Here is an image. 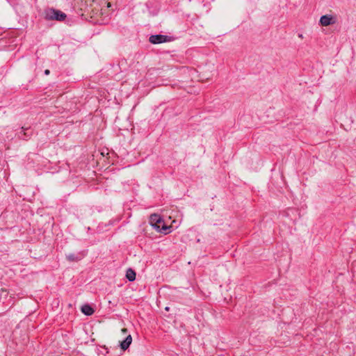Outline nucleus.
<instances>
[{
	"label": "nucleus",
	"instance_id": "13",
	"mask_svg": "<svg viewBox=\"0 0 356 356\" xmlns=\"http://www.w3.org/2000/svg\"><path fill=\"white\" fill-rule=\"evenodd\" d=\"M298 37L300 38H303L302 34H298Z\"/></svg>",
	"mask_w": 356,
	"mask_h": 356
},
{
	"label": "nucleus",
	"instance_id": "8",
	"mask_svg": "<svg viewBox=\"0 0 356 356\" xmlns=\"http://www.w3.org/2000/svg\"><path fill=\"white\" fill-rule=\"evenodd\" d=\"M170 228H171L170 227L165 225L164 224V222H163V223H161L160 225V229H157L156 230H158L159 232H160L161 233L167 234L171 232Z\"/></svg>",
	"mask_w": 356,
	"mask_h": 356
},
{
	"label": "nucleus",
	"instance_id": "7",
	"mask_svg": "<svg viewBox=\"0 0 356 356\" xmlns=\"http://www.w3.org/2000/svg\"><path fill=\"white\" fill-rule=\"evenodd\" d=\"M126 277L129 282L136 280V273L132 268H128L126 272Z\"/></svg>",
	"mask_w": 356,
	"mask_h": 356
},
{
	"label": "nucleus",
	"instance_id": "1",
	"mask_svg": "<svg viewBox=\"0 0 356 356\" xmlns=\"http://www.w3.org/2000/svg\"><path fill=\"white\" fill-rule=\"evenodd\" d=\"M44 19L47 20L64 21L67 15L63 12L53 8H47L44 12Z\"/></svg>",
	"mask_w": 356,
	"mask_h": 356
},
{
	"label": "nucleus",
	"instance_id": "9",
	"mask_svg": "<svg viewBox=\"0 0 356 356\" xmlns=\"http://www.w3.org/2000/svg\"><path fill=\"white\" fill-rule=\"evenodd\" d=\"M67 259L70 261H78L81 259V257L79 254L76 255L72 253L67 255Z\"/></svg>",
	"mask_w": 356,
	"mask_h": 356
},
{
	"label": "nucleus",
	"instance_id": "12",
	"mask_svg": "<svg viewBox=\"0 0 356 356\" xmlns=\"http://www.w3.org/2000/svg\"><path fill=\"white\" fill-rule=\"evenodd\" d=\"M122 332L124 334H126L127 332V328H123L122 329Z\"/></svg>",
	"mask_w": 356,
	"mask_h": 356
},
{
	"label": "nucleus",
	"instance_id": "4",
	"mask_svg": "<svg viewBox=\"0 0 356 356\" xmlns=\"http://www.w3.org/2000/svg\"><path fill=\"white\" fill-rule=\"evenodd\" d=\"M150 224L156 229H160V225L163 220L161 217L156 213L152 214L149 217Z\"/></svg>",
	"mask_w": 356,
	"mask_h": 356
},
{
	"label": "nucleus",
	"instance_id": "2",
	"mask_svg": "<svg viewBox=\"0 0 356 356\" xmlns=\"http://www.w3.org/2000/svg\"><path fill=\"white\" fill-rule=\"evenodd\" d=\"M170 40L171 38L170 36L161 34L152 35L149 38V41L152 44H161Z\"/></svg>",
	"mask_w": 356,
	"mask_h": 356
},
{
	"label": "nucleus",
	"instance_id": "11",
	"mask_svg": "<svg viewBox=\"0 0 356 356\" xmlns=\"http://www.w3.org/2000/svg\"><path fill=\"white\" fill-rule=\"evenodd\" d=\"M49 73H50V71H49V70H44V74H46V75H49Z\"/></svg>",
	"mask_w": 356,
	"mask_h": 356
},
{
	"label": "nucleus",
	"instance_id": "6",
	"mask_svg": "<svg viewBox=\"0 0 356 356\" xmlns=\"http://www.w3.org/2000/svg\"><path fill=\"white\" fill-rule=\"evenodd\" d=\"M81 312L87 316H91L95 312L94 309L89 305H84L81 307Z\"/></svg>",
	"mask_w": 356,
	"mask_h": 356
},
{
	"label": "nucleus",
	"instance_id": "10",
	"mask_svg": "<svg viewBox=\"0 0 356 356\" xmlns=\"http://www.w3.org/2000/svg\"><path fill=\"white\" fill-rule=\"evenodd\" d=\"M17 134H18V137L22 140H27L28 138L29 137V135L25 131V130L24 129L23 127L22 128L20 131L18 132Z\"/></svg>",
	"mask_w": 356,
	"mask_h": 356
},
{
	"label": "nucleus",
	"instance_id": "3",
	"mask_svg": "<svg viewBox=\"0 0 356 356\" xmlns=\"http://www.w3.org/2000/svg\"><path fill=\"white\" fill-rule=\"evenodd\" d=\"M336 23V18L330 15H325L321 17L320 24L323 26H327Z\"/></svg>",
	"mask_w": 356,
	"mask_h": 356
},
{
	"label": "nucleus",
	"instance_id": "5",
	"mask_svg": "<svg viewBox=\"0 0 356 356\" xmlns=\"http://www.w3.org/2000/svg\"><path fill=\"white\" fill-rule=\"evenodd\" d=\"M132 342V337L131 334L127 335L125 339L120 342V348L123 350H126Z\"/></svg>",
	"mask_w": 356,
	"mask_h": 356
}]
</instances>
